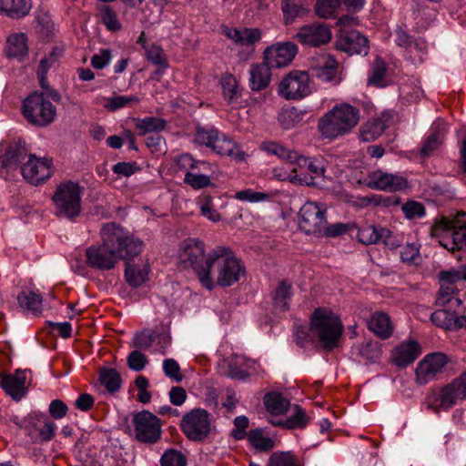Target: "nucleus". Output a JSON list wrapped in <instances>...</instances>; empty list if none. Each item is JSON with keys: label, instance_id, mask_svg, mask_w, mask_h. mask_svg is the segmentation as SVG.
<instances>
[{"label": "nucleus", "instance_id": "obj_19", "mask_svg": "<svg viewBox=\"0 0 466 466\" xmlns=\"http://www.w3.org/2000/svg\"><path fill=\"white\" fill-rule=\"evenodd\" d=\"M297 51V46L292 42L277 43L265 49L264 61L270 67H285L292 62Z\"/></svg>", "mask_w": 466, "mask_h": 466}, {"label": "nucleus", "instance_id": "obj_36", "mask_svg": "<svg viewBox=\"0 0 466 466\" xmlns=\"http://www.w3.org/2000/svg\"><path fill=\"white\" fill-rule=\"evenodd\" d=\"M264 405L270 414L281 415L290 407V402L281 393L270 392L264 396Z\"/></svg>", "mask_w": 466, "mask_h": 466}, {"label": "nucleus", "instance_id": "obj_56", "mask_svg": "<svg viewBox=\"0 0 466 466\" xmlns=\"http://www.w3.org/2000/svg\"><path fill=\"white\" fill-rule=\"evenodd\" d=\"M452 314L446 309H438L431 313V320L438 327L451 329Z\"/></svg>", "mask_w": 466, "mask_h": 466}, {"label": "nucleus", "instance_id": "obj_64", "mask_svg": "<svg viewBox=\"0 0 466 466\" xmlns=\"http://www.w3.org/2000/svg\"><path fill=\"white\" fill-rule=\"evenodd\" d=\"M144 49L146 50V56L149 62L155 65L167 63L163 49L160 46L152 45L150 46H144Z\"/></svg>", "mask_w": 466, "mask_h": 466}, {"label": "nucleus", "instance_id": "obj_27", "mask_svg": "<svg viewBox=\"0 0 466 466\" xmlns=\"http://www.w3.org/2000/svg\"><path fill=\"white\" fill-rule=\"evenodd\" d=\"M149 272L148 264L143 261L139 263H131L127 260L125 270L126 281L129 286L137 288L146 282L147 274Z\"/></svg>", "mask_w": 466, "mask_h": 466}, {"label": "nucleus", "instance_id": "obj_48", "mask_svg": "<svg viewBox=\"0 0 466 466\" xmlns=\"http://www.w3.org/2000/svg\"><path fill=\"white\" fill-rule=\"evenodd\" d=\"M39 425L35 426L39 436L43 441H48L53 439L56 431V424L49 420L46 415L40 414L36 416Z\"/></svg>", "mask_w": 466, "mask_h": 466}, {"label": "nucleus", "instance_id": "obj_40", "mask_svg": "<svg viewBox=\"0 0 466 466\" xmlns=\"http://www.w3.org/2000/svg\"><path fill=\"white\" fill-rule=\"evenodd\" d=\"M281 10L286 23L305 15L307 8L303 0H282Z\"/></svg>", "mask_w": 466, "mask_h": 466}, {"label": "nucleus", "instance_id": "obj_8", "mask_svg": "<svg viewBox=\"0 0 466 466\" xmlns=\"http://www.w3.org/2000/svg\"><path fill=\"white\" fill-rule=\"evenodd\" d=\"M23 114L25 119L36 127H46L51 124L56 116V106L44 94L35 92L29 95L23 102Z\"/></svg>", "mask_w": 466, "mask_h": 466}, {"label": "nucleus", "instance_id": "obj_3", "mask_svg": "<svg viewBox=\"0 0 466 466\" xmlns=\"http://www.w3.org/2000/svg\"><path fill=\"white\" fill-rule=\"evenodd\" d=\"M360 110L348 103L336 105L319 120L318 129L328 139H336L352 132L360 122Z\"/></svg>", "mask_w": 466, "mask_h": 466}, {"label": "nucleus", "instance_id": "obj_17", "mask_svg": "<svg viewBox=\"0 0 466 466\" xmlns=\"http://www.w3.org/2000/svg\"><path fill=\"white\" fill-rule=\"evenodd\" d=\"M365 183L370 188L387 192L401 190L408 185L407 180L403 177L383 172L380 169L370 172Z\"/></svg>", "mask_w": 466, "mask_h": 466}, {"label": "nucleus", "instance_id": "obj_20", "mask_svg": "<svg viewBox=\"0 0 466 466\" xmlns=\"http://www.w3.org/2000/svg\"><path fill=\"white\" fill-rule=\"evenodd\" d=\"M336 47L350 56H366L369 52V41L360 32L351 30L340 33L336 40Z\"/></svg>", "mask_w": 466, "mask_h": 466}, {"label": "nucleus", "instance_id": "obj_58", "mask_svg": "<svg viewBox=\"0 0 466 466\" xmlns=\"http://www.w3.org/2000/svg\"><path fill=\"white\" fill-rule=\"evenodd\" d=\"M155 340V332L141 331L134 336L133 345L139 350H147L153 345Z\"/></svg>", "mask_w": 466, "mask_h": 466}, {"label": "nucleus", "instance_id": "obj_26", "mask_svg": "<svg viewBox=\"0 0 466 466\" xmlns=\"http://www.w3.org/2000/svg\"><path fill=\"white\" fill-rule=\"evenodd\" d=\"M390 235V231L384 228L366 225L358 228L356 238L365 245L377 244L380 241L387 244Z\"/></svg>", "mask_w": 466, "mask_h": 466}, {"label": "nucleus", "instance_id": "obj_34", "mask_svg": "<svg viewBox=\"0 0 466 466\" xmlns=\"http://www.w3.org/2000/svg\"><path fill=\"white\" fill-rule=\"evenodd\" d=\"M248 441L257 451L268 452L276 446L275 439L265 435L261 429L251 430L248 433Z\"/></svg>", "mask_w": 466, "mask_h": 466}, {"label": "nucleus", "instance_id": "obj_41", "mask_svg": "<svg viewBox=\"0 0 466 466\" xmlns=\"http://www.w3.org/2000/svg\"><path fill=\"white\" fill-rule=\"evenodd\" d=\"M99 380L110 393L116 392L122 385L121 376L114 369H101L99 371Z\"/></svg>", "mask_w": 466, "mask_h": 466}, {"label": "nucleus", "instance_id": "obj_28", "mask_svg": "<svg viewBox=\"0 0 466 466\" xmlns=\"http://www.w3.org/2000/svg\"><path fill=\"white\" fill-rule=\"evenodd\" d=\"M420 354V349L416 341L402 343L396 348L394 362L397 366L404 368L412 363Z\"/></svg>", "mask_w": 466, "mask_h": 466}, {"label": "nucleus", "instance_id": "obj_13", "mask_svg": "<svg viewBox=\"0 0 466 466\" xmlns=\"http://www.w3.org/2000/svg\"><path fill=\"white\" fill-rule=\"evenodd\" d=\"M299 217V228L307 234L320 233L327 226L326 208L312 201L301 207Z\"/></svg>", "mask_w": 466, "mask_h": 466}, {"label": "nucleus", "instance_id": "obj_42", "mask_svg": "<svg viewBox=\"0 0 466 466\" xmlns=\"http://www.w3.org/2000/svg\"><path fill=\"white\" fill-rule=\"evenodd\" d=\"M303 116L304 113L301 110L293 106L282 109L278 119L283 128L290 129L302 121Z\"/></svg>", "mask_w": 466, "mask_h": 466}, {"label": "nucleus", "instance_id": "obj_60", "mask_svg": "<svg viewBox=\"0 0 466 466\" xmlns=\"http://www.w3.org/2000/svg\"><path fill=\"white\" fill-rule=\"evenodd\" d=\"M222 87L224 97L228 102L233 101L237 97L238 92V86L237 80L233 76H228L223 78Z\"/></svg>", "mask_w": 466, "mask_h": 466}, {"label": "nucleus", "instance_id": "obj_53", "mask_svg": "<svg viewBox=\"0 0 466 466\" xmlns=\"http://www.w3.org/2000/svg\"><path fill=\"white\" fill-rule=\"evenodd\" d=\"M138 102L139 98L136 96H116L113 97L106 98L104 106L110 111H115L126 106L128 104Z\"/></svg>", "mask_w": 466, "mask_h": 466}, {"label": "nucleus", "instance_id": "obj_33", "mask_svg": "<svg viewBox=\"0 0 466 466\" xmlns=\"http://www.w3.org/2000/svg\"><path fill=\"white\" fill-rule=\"evenodd\" d=\"M384 116L370 118L360 127V138L362 141L369 142L377 139L386 128Z\"/></svg>", "mask_w": 466, "mask_h": 466}, {"label": "nucleus", "instance_id": "obj_55", "mask_svg": "<svg viewBox=\"0 0 466 466\" xmlns=\"http://www.w3.org/2000/svg\"><path fill=\"white\" fill-rule=\"evenodd\" d=\"M268 195L265 192H257L252 189H244L236 192L235 198L240 201L250 203L261 202L266 200Z\"/></svg>", "mask_w": 466, "mask_h": 466}, {"label": "nucleus", "instance_id": "obj_57", "mask_svg": "<svg viewBox=\"0 0 466 466\" xmlns=\"http://www.w3.org/2000/svg\"><path fill=\"white\" fill-rule=\"evenodd\" d=\"M102 22L110 31H118L121 28L116 12L110 6H105L102 10Z\"/></svg>", "mask_w": 466, "mask_h": 466}, {"label": "nucleus", "instance_id": "obj_31", "mask_svg": "<svg viewBox=\"0 0 466 466\" xmlns=\"http://www.w3.org/2000/svg\"><path fill=\"white\" fill-rule=\"evenodd\" d=\"M445 136V128L441 125H434L431 127V134L425 139L420 150L422 157H430L435 150H437L443 142Z\"/></svg>", "mask_w": 466, "mask_h": 466}, {"label": "nucleus", "instance_id": "obj_63", "mask_svg": "<svg viewBox=\"0 0 466 466\" xmlns=\"http://www.w3.org/2000/svg\"><path fill=\"white\" fill-rule=\"evenodd\" d=\"M249 420L248 418L241 415L238 416L234 420V426L235 429L231 432V436L235 440H242L246 436L248 437V434L246 432L247 428L248 427Z\"/></svg>", "mask_w": 466, "mask_h": 466}, {"label": "nucleus", "instance_id": "obj_52", "mask_svg": "<svg viewBox=\"0 0 466 466\" xmlns=\"http://www.w3.org/2000/svg\"><path fill=\"white\" fill-rule=\"evenodd\" d=\"M184 182L194 189L205 188L211 185V179L208 175L198 174V172L187 171Z\"/></svg>", "mask_w": 466, "mask_h": 466}, {"label": "nucleus", "instance_id": "obj_24", "mask_svg": "<svg viewBox=\"0 0 466 466\" xmlns=\"http://www.w3.org/2000/svg\"><path fill=\"white\" fill-rule=\"evenodd\" d=\"M226 375L231 379L245 380L249 377L248 370L253 369L255 362L242 355H232L228 360Z\"/></svg>", "mask_w": 466, "mask_h": 466}, {"label": "nucleus", "instance_id": "obj_30", "mask_svg": "<svg viewBox=\"0 0 466 466\" xmlns=\"http://www.w3.org/2000/svg\"><path fill=\"white\" fill-rule=\"evenodd\" d=\"M31 7V0H0V12L13 19L25 16Z\"/></svg>", "mask_w": 466, "mask_h": 466}, {"label": "nucleus", "instance_id": "obj_10", "mask_svg": "<svg viewBox=\"0 0 466 466\" xmlns=\"http://www.w3.org/2000/svg\"><path fill=\"white\" fill-rule=\"evenodd\" d=\"M181 429L190 441H201L210 433L211 416L204 409H194L183 416Z\"/></svg>", "mask_w": 466, "mask_h": 466}, {"label": "nucleus", "instance_id": "obj_35", "mask_svg": "<svg viewBox=\"0 0 466 466\" xmlns=\"http://www.w3.org/2000/svg\"><path fill=\"white\" fill-rule=\"evenodd\" d=\"M28 51L27 40L25 34H14L7 38L5 53L8 57L21 59Z\"/></svg>", "mask_w": 466, "mask_h": 466}, {"label": "nucleus", "instance_id": "obj_49", "mask_svg": "<svg viewBox=\"0 0 466 466\" xmlns=\"http://www.w3.org/2000/svg\"><path fill=\"white\" fill-rule=\"evenodd\" d=\"M267 466H299L296 457L289 451L273 452Z\"/></svg>", "mask_w": 466, "mask_h": 466}, {"label": "nucleus", "instance_id": "obj_21", "mask_svg": "<svg viewBox=\"0 0 466 466\" xmlns=\"http://www.w3.org/2000/svg\"><path fill=\"white\" fill-rule=\"evenodd\" d=\"M309 71L311 76L321 82L336 84L338 62L329 55L322 54L311 61Z\"/></svg>", "mask_w": 466, "mask_h": 466}, {"label": "nucleus", "instance_id": "obj_14", "mask_svg": "<svg viewBox=\"0 0 466 466\" xmlns=\"http://www.w3.org/2000/svg\"><path fill=\"white\" fill-rule=\"evenodd\" d=\"M28 155L25 143L21 139L11 142L4 150L0 149V177L8 179Z\"/></svg>", "mask_w": 466, "mask_h": 466}, {"label": "nucleus", "instance_id": "obj_22", "mask_svg": "<svg viewBox=\"0 0 466 466\" xmlns=\"http://www.w3.org/2000/svg\"><path fill=\"white\" fill-rule=\"evenodd\" d=\"M25 370H17L14 374L3 376L0 387L15 400H20L26 393Z\"/></svg>", "mask_w": 466, "mask_h": 466}, {"label": "nucleus", "instance_id": "obj_12", "mask_svg": "<svg viewBox=\"0 0 466 466\" xmlns=\"http://www.w3.org/2000/svg\"><path fill=\"white\" fill-rule=\"evenodd\" d=\"M310 93L309 75L306 71H291L279 85V94L287 100L301 99Z\"/></svg>", "mask_w": 466, "mask_h": 466}, {"label": "nucleus", "instance_id": "obj_47", "mask_svg": "<svg viewBox=\"0 0 466 466\" xmlns=\"http://www.w3.org/2000/svg\"><path fill=\"white\" fill-rule=\"evenodd\" d=\"M386 63L380 57L376 58L371 66L370 73L369 75V84L381 86V83L386 76Z\"/></svg>", "mask_w": 466, "mask_h": 466}, {"label": "nucleus", "instance_id": "obj_25", "mask_svg": "<svg viewBox=\"0 0 466 466\" xmlns=\"http://www.w3.org/2000/svg\"><path fill=\"white\" fill-rule=\"evenodd\" d=\"M271 81L270 66L264 61L261 64H254L249 70V87L253 91L266 89Z\"/></svg>", "mask_w": 466, "mask_h": 466}, {"label": "nucleus", "instance_id": "obj_46", "mask_svg": "<svg viewBox=\"0 0 466 466\" xmlns=\"http://www.w3.org/2000/svg\"><path fill=\"white\" fill-rule=\"evenodd\" d=\"M293 414L285 420L286 429H302L304 428L309 418L307 416L305 410L300 406L295 405L293 408Z\"/></svg>", "mask_w": 466, "mask_h": 466}, {"label": "nucleus", "instance_id": "obj_2", "mask_svg": "<svg viewBox=\"0 0 466 466\" xmlns=\"http://www.w3.org/2000/svg\"><path fill=\"white\" fill-rule=\"evenodd\" d=\"M205 243L199 238H188L184 239L178 250L181 264L193 269L201 285L208 290L215 288V281L210 276V267L215 261L217 248L210 252H205Z\"/></svg>", "mask_w": 466, "mask_h": 466}, {"label": "nucleus", "instance_id": "obj_43", "mask_svg": "<svg viewBox=\"0 0 466 466\" xmlns=\"http://www.w3.org/2000/svg\"><path fill=\"white\" fill-rule=\"evenodd\" d=\"M135 121L136 127L140 131L141 135L162 131L167 126L166 120L156 116L137 118Z\"/></svg>", "mask_w": 466, "mask_h": 466}, {"label": "nucleus", "instance_id": "obj_51", "mask_svg": "<svg viewBox=\"0 0 466 466\" xmlns=\"http://www.w3.org/2000/svg\"><path fill=\"white\" fill-rule=\"evenodd\" d=\"M218 135V131L215 128L198 127L195 135V142L212 147Z\"/></svg>", "mask_w": 466, "mask_h": 466}, {"label": "nucleus", "instance_id": "obj_16", "mask_svg": "<svg viewBox=\"0 0 466 466\" xmlns=\"http://www.w3.org/2000/svg\"><path fill=\"white\" fill-rule=\"evenodd\" d=\"M52 160L28 155V160L20 167L24 178L33 185H39L51 177Z\"/></svg>", "mask_w": 466, "mask_h": 466}, {"label": "nucleus", "instance_id": "obj_39", "mask_svg": "<svg viewBox=\"0 0 466 466\" xmlns=\"http://www.w3.org/2000/svg\"><path fill=\"white\" fill-rule=\"evenodd\" d=\"M261 148L268 154L278 156L279 158L289 161V167H292L295 159L298 158V153L296 151L289 150L282 145L276 142H263L261 144Z\"/></svg>", "mask_w": 466, "mask_h": 466}, {"label": "nucleus", "instance_id": "obj_32", "mask_svg": "<svg viewBox=\"0 0 466 466\" xmlns=\"http://www.w3.org/2000/svg\"><path fill=\"white\" fill-rule=\"evenodd\" d=\"M369 329L381 339L389 338L393 330L390 317L384 312H375L371 315Z\"/></svg>", "mask_w": 466, "mask_h": 466}, {"label": "nucleus", "instance_id": "obj_61", "mask_svg": "<svg viewBox=\"0 0 466 466\" xmlns=\"http://www.w3.org/2000/svg\"><path fill=\"white\" fill-rule=\"evenodd\" d=\"M147 363V357L138 350L131 351L127 357V365L132 370L140 371L146 367Z\"/></svg>", "mask_w": 466, "mask_h": 466}, {"label": "nucleus", "instance_id": "obj_5", "mask_svg": "<svg viewBox=\"0 0 466 466\" xmlns=\"http://www.w3.org/2000/svg\"><path fill=\"white\" fill-rule=\"evenodd\" d=\"M217 253L210 267V276L213 277L215 286L230 287L245 274V266L228 247H217Z\"/></svg>", "mask_w": 466, "mask_h": 466}, {"label": "nucleus", "instance_id": "obj_15", "mask_svg": "<svg viewBox=\"0 0 466 466\" xmlns=\"http://www.w3.org/2000/svg\"><path fill=\"white\" fill-rule=\"evenodd\" d=\"M448 363V357L441 352L426 355L416 368V381L420 385H425L433 380L438 374L444 370Z\"/></svg>", "mask_w": 466, "mask_h": 466}, {"label": "nucleus", "instance_id": "obj_7", "mask_svg": "<svg viewBox=\"0 0 466 466\" xmlns=\"http://www.w3.org/2000/svg\"><path fill=\"white\" fill-rule=\"evenodd\" d=\"M342 330L343 325L337 315L326 309H315L311 317L310 332L325 350H331L338 345Z\"/></svg>", "mask_w": 466, "mask_h": 466}, {"label": "nucleus", "instance_id": "obj_38", "mask_svg": "<svg viewBox=\"0 0 466 466\" xmlns=\"http://www.w3.org/2000/svg\"><path fill=\"white\" fill-rule=\"evenodd\" d=\"M291 296V285L287 281H280L273 295L275 309L280 312L287 311L289 309Z\"/></svg>", "mask_w": 466, "mask_h": 466}, {"label": "nucleus", "instance_id": "obj_59", "mask_svg": "<svg viewBox=\"0 0 466 466\" xmlns=\"http://www.w3.org/2000/svg\"><path fill=\"white\" fill-rule=\"evenodd\" d=\"M402 212L409 219L422 218L425 215V208L422 204L416 201H410L401 207Z\"/></svg>", "mask_w": 466, "mask_h": 466}, {"label": "nucleus", "instance_id": "obj_29", "mask_svg": "<svg viewBox=\"0 0 466 466\" xmlns=\"http://www.w3.org/2000/svg\"><path fill=\"white\" fill-rule=\"evenodd\" d=\"M211 148L218 155L228 156L238 161H244L247 157V154L225 135H218Z\"/></svg>", "mask_w": 466, "mask_h": 466}, {"label": "nucleus", "instance_id": "obj_62", "mask_svg": "<svg viewBox=\"0 0 466 466\" xmlns=\"http://www.w3.org/2000/svg\"><path fill=\"white\" fill-rule=\"evenodd\" d=\"M163 370L167 377L179 382L182 380L180 367L174 359H167L163 361Z\"/></svg>", "mask_w": 466, "mask_h": 466}, {"label": "nucleus", "instance_id": "obj_18", "mask_svg": "<svg viewBox=\"0 0 466 466\" xmlns=\"http://www.w3.org/2000/svg\"><path fill=\"white\" fill-rule=\"evenodd\" d=\"M331 30L323 23H312L299 28L296 39L304 46L318 47L331 40Z\"/></svg>", "mask_w": 466, "mask_h": 466}, {"label": "nucleus", "instance_id": "obj_44", "mask_svg": "<svg viewBox=\"0 0 466 466\" xmlns=\"http://www.w3.org/2000/svg\"><path fill=\"white\" fill-rule=\"evenodd\" d=\"M17 300L19 306L25 310L32 311L33 313H37L41 311L42 308V299L41 297L32 291H22L18 297Z\"/></svg>", "mask_w": 466, "mask_h": 466}, {"label": "nucleus", "instance_id": "obj_11", "mask_svg": "<svg viewBox=\"0 0 466 466\" xmlns=\"http://www.w3.org/2000/svg\"><path fill=\"white\" fill-rule=\"evenodd\" d=\"M132 423L136 439L143 443H156L161 438L160 420L148 410H142L133 415Z\"/></svg>", "mask_w": 466, "mask_h": 466}, {"label": "nucleus", "instance_id": "obj_23", "mask_svg": "<svg viewBox=\"0 0 466 466\" xmlns=\"http://www.w3.org/2000/svg\"><path fill=\"white\" fill-rule=\"evenodd\" d=\"M223 31L228 38L240 46H251L261 38V31L258 28L226 27Z\"/></svg>", "mask_w": 466, "mask_h": 466}, {"label": "nucleus", "instance_id": "obj_1", "mask_svg": "<svg viewBox=\"0 0 466 466\" xmlns=\"http://www.w3.org/2000/svg\"><path fill=\"white\" fill-rule=\"evenodd\" d=\"M101 238L100 245L92 246L86 251L87 265L96 269H111L119 259L128 260L137 256L143 248L141 240L129 236L114 223L103 226Z\"/></svg>", "mask_w": 466, "mask_h": 466}, {"label": "nucleus", "instance_id": "obj_45", "mask_svg": "<svg viewBox=\"0 0 466 466\" xmlns=\"http://www.w3.org/2000/svg\"><path fill=\"white\" fill-rule=\"evenodd\" d=\"M427 54V44L421 38H415L407 48V55L410 62L414 65L420 64L424 61Z\"/></svg>", "mask_w": 466, "mask_h": 466}, {"label": "nucleus", "instance_id": "obj_54", "mask_svg": "<svg viewBox=\"0 0 466 466\" xmlns=\"http://www.w3.org/2000/svg\"><path fill=\"white\" fill-rule=\"evenodd\" d=\"M160 463L162 466H186L187 459L180 451L168 450L161 456Z\"/></svg>", "mask_w": 466, "mask_h": 466}, {"label": "nucleus", "instance_id": "obj_6", "mask_svg": "<svg viewBox=\"0 0 466 466\" xmlns=\"http://www.w3.org/2000/svg\"><path fill=\"white\" fill-rule=\"evenodd\" d=\"M82 193L83 188L78 183L73 181L60 183L52 196L55 215L75 220L82 211Z\"/></svg>", "mask_w": 466, "mask_h": 466}, {"label": "nucleus", "instance_id": "obj_37", "mask_svg": "<svg viewBox=\"0 0 466 466\" xmlns=\"http://www.w3.org/2000/svg\"><path fill=\"white\" fill-rule=\"evenodd\" d=\"M459 400L463 399L461 398L453 381L443 387L435 398V400L439 403V406L445 410L453 407Z\"/></svg>", "mask_w": 466, "mask_h": 466}, {"label": "nucleus", "instance_id": "obj_4", "mask_svg": "<svg viewBox=\"0 0 466 466\" xmlns=\"http://www.w3.org/2000/svg\"><path fill=\"white\" fill-rule=\"evenodd\" d=\"M431 235L450 251H466V213L459 212L451 219L440 218L431 227Z\"/></svg>", "mask_w": 466, "mask_h": 466}, {"label": "nucleus", "instance_id": "obj_50", "mask_svg": "<svg viewBox=\"0 0 466 466\" xmlns=\"http://www.w3.org/2000/svg\"><path fill=\"white\" fill-rule=\"evenodd\" d=\"M340 5V0H318L315 5L316 13L322 18H330Z\"/></svg>", "mask_w": 466, "mask_h": 466}, {"label": "nucleus", "instance_id": "obj_9", "mask_svg": "<svg viewBox=\"0 0 466 466\" xmlns=\"http://www.w3.org/2000/svg\"><path fill=\"white\" fill-rule=\"evenodd\" d=\"M325 167L321 161L309 159L298 155L294 164L289 168V174L287 176L277 175L279 179H288L290 182L299 185L311 186L315 184L314 179L323 176Z\"/></svg>", "mask_w": 466, "mask_h": 466}]
</instances>
